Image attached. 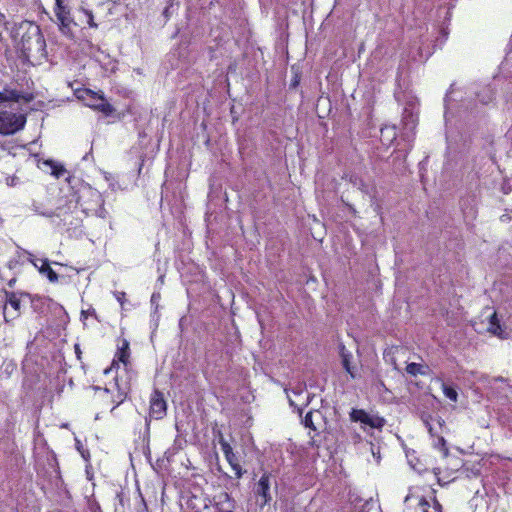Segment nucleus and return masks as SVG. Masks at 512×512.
I'll return each instance as SVG.
<instances>
[{
  "label": "nucleus",
  "instance_id": "1",
  "mask_svg": "<svg viewBox=\"0 0 512 512\" xmlns=\"http://www.w3.org/2000/svg\"><path fill=\"white\" fill-rule=\"evenodd\" d=\"M104 203L105 200L97 189L90 185H82L76 193L75 200H70L66 208L59 205L54 212L44 213L43 215L46 217H62L67 213L73 212V209L79 206L86 216H96L101 219H107L109 213L105 209Z\"/></svg>",
  "mask_w": 512,
  "mask_h": 512
},
{
  "label": "nucleus",
  "instance_id": "2",
  "mask_svg": "<svg viewBox=\"0 0 512 512\" xmlns=\"http://www.w3.org/2000/svg\"><path fill=\"white\" fill-rule=\"evenodd\" d=\"M455 91L453 85L450 87V91L447 93L445 97V122H446V138L448 143V148L451 147L452 144V126L457 122V120H461L462 118H466L469 115L475 114L476 104L472 100H461V103H458V100L454 97Z\"/></svg>",
  "mask_w": 512,
  "mask_h": 512
},
{
  "label": "nucleus",
  "instance_id": "3",
  "mask_svg": "<svg viewBox=\"0 0 512 512\" xmlns=\"http://www.w3.org/2000/svg\"><path fill=\"white\" fill-rule=\"evenodd\" d=\"M74 94L76 98L82 101L86 106L98 110L105 115H110L114 111V108L106 100L103 94L94 92L87 88L76 89Z\"/></svg>",
  "mask_w": 512,
  "mask_h": 512
},
{
  "label": "nucleus",
  "instance_id": "4",
  "mask_svg": "<svg viewBox=\"0 0 512 512\" xmlns=\"http://www.w3.org/2000/svg\"><path fill=\"white\" fill-rule=\"evenodd\" d=\"M26 117L12 110L0 111V134L11 135L23 129Z\"/></svg>",
  "mask_w": 512,
  "mask_h": 512
},
{
  "label": "nucleus",
  "instance_id": "5",
  "mask_svg": "<svg viewBox=\"0 0 512 512\" xmlns=\"http://www.w3.org/2000/svg\"><path fill=\"white\" fill-rule=\"evenodd\" d=\"M22 50L27 55L42 54L45 50V40L38 26L33 27L22 37Z\"/></svg>",
  "mask_w": 512,
  "mask_h": 512
},
{
  "label": "nucleus",
  "instance_id": "6",
  "mask_svg": "<svg viewBox=\"0 0 512 512\" xmlns=\"http://www.w3.org/2000/svg\"><path fill=\"white\" fill-rule=\"evenodd\" d=\"M287 398L291 407L296 410L299 415L302 414L303 409L308 406L311 401V396L302 384H297L291 389H286Z\"/></svg>",
  "mask_w": 512,
  "mask_h": 512
},
{
  "label": "nucleus",
  "instance_id": "7",
  "mask_svg": "<svg viewBox=\"0 0 512 512\" xmlns=\"http://www.w3.org/2000/svg\"><path fill=\"white\" fill-rule=\"evenodd\" d=\"M25 293L6 292L5 304L3 306V317L6 322L16 319L21 313V304L27 300Z\"/></svg>",
  "mask_w": 512,
  "mask_h": 512
},
{
  "label": "nucleus",
  "instance_id": "8",
  "mask_svg": "<svg viewBox=\"0 0 512 512\" xmlns=\"http://www.w3.org/2000/svg\"><path fill=\"white\" fill-rule=\"evenodd\" d=\"M350 419L354 422H360L364 430L366 429V426L380 429L385 424L384 418L378 415L369 414L363 409H352L350 412Z\"/></svg>",
  "mask_w": 512,
  "mask_h": 512
},
{
  "label": "nucleus",
  "instance_id": "9",
  "mask_svg": "<svg viewBox=\"0 0 512 512\" xmlns=\"http://www.w3.org/2000/svg\"><path fill=\"white\" fill-rule=\"evenodd\" d=\"M418 123V110L415 103L410 102L403 110L402 125L403 135L410 139L414 135V130Z\"/></svg>",
  "mask_w": 512,
  "mask_h": 512
},
{
  "label": "nucleus",
  "instance_id": "10",
  "mask_svg": "<svg viewBox=\"0 0 512 512\" xmlns=\"http://www.w3.org/2000/svg\"><path fill=\"white\" fill-rule=\"evenodd\" d=\"M167 403L164 399L163 394L154 390L150 397L149 416L150 418L160 420L166 416Z\"/></svg>",
  "mask_w": 512,
  "mask_h": 512
},
{
  "label": "nucleus",
  "instance_id": "11",
  "mask_svg": "<svg viewBox=\"0 0 512 512\" xmlns=\"http://www.w3.org/2000/svg\"><path fill=\"white\" fill-rule=\"evenodd\" d=\"M25 254L27 255V260L39 271L41 275L47 277V279L52 283L58 281V275L50 267L47 259L36 258L32 253L28 251H25Z\"/></svg>",
  "mask_w": 512,
  "mask_h": 512
},
{
  "label": "nucleus",
  "instance_id": "12",
  "mask_svg": "<svg viewBox=\"0 0 512 512\" xmlns=\"http://www.w3.org/2000/svg\"><path fill=\"white\" fill-rule=\"evenodd\" d=\"M219 444L221 447V450L225 456V459L231 466L232 470L234 471L237 478H241L243 475L242 468L238 462V458L233 452V449L231 445L224 439L222 435L219 437Z\"/></svg>",
  "mask_w": 512,
  "mask_h": 512
},
{
  "label": "nucleus",
  "instance_id": "13",
  "mask_svg": "<svg viewBox=\"0 0 512 512\" xmlns=\"http://www.w3.org/2000/svg\"><path fill=\"white\" fill-rule=\"evenodd\" d=\"M255 494L260 498L259 505L264 507L272 500L270 493V474L264 473L255 486Z\"/></svg>",
  "mask_w": 512,
  "mask_h": 512
},
{
  "label": "nucleus",
  "instance_id": "14",
  "mask_svg": "<svg viewBox=\"0 0 512 512\" xmlns=\"http://www.w3.org/2000/svg\"><path fill=\"white\" fill-rule=\"evenodd\" d=\"M56 1V7H55V15L59 22L60 30L67 34L69 32L70 24L72 23V19L70 17L69 10L66 9L65 6H63L62 0H55Z\"/></svg>",
  "mask_w": 512,
  "mask_h": 512
},
{
  "label": "nucleus",
  "instance_id": "15",
  "mask_svg": "<svg viewBox=\"0 0 512 512\" xmlns=\"http://www.w3.org/2000/svg\"><path fill=\"white\" fill-rule=\"evenodd\" d=\"M214 505L217 512H234L235 501L226 492H221L214 497Z\"/></svg>",
  "mask_w": 512,
  "mask_h": 512
},
{
  "label": "nucleus",
  "instance_id": "16",
  "mask_svg": "<svg viewBox=\"0 0 512 512\" xmlns=\"http://www.w3.org/2000/svg\"><path fill=\"white\" fill-rule=\"evenodd\" d=\"M129 357V345L128 342L124 341L123 346L119 348L117 352V360L114 359L111 366L104 370L105 374H109L114 369L119 368L120 363H122L124 366L127 365Z\"/></svg>",
  "mask_w": 512,
  "mask_h": 512
},
{
  "label": "nucleus",
  "instance_id": "17",
  "mask_svg": "<svg viewBox=\"0 0 512 512\" xmlns=\"http://www.w3.org/2000/svg\"><path fill=\"white\" fill-rule=\"evenodd\" d=\"M21 98L23 97L17 90L5 88L0 91V103L6 101L18 102Z\"/></svg>",
  "mask_w": 512,
  "mask_h": 512
},
{
  "label": "nucleus",
  "instance_id": "18",
  "mask_svg": "<svg viewBox=\"0 0 512 512\" xmlns=\"http://www.w3.org/2000/svg\"><path fill=\"white\" fill-rule=\"evenodd\" d=\"M397 137L395 126H385L381 129V140L384 144H391Z\"/></svg>",
  "mask_w": 512,
  "mask_h": 512
},
{
  "label": "nucleus",
  "instance_id": "19",
  "mask_svg": "<svg viewBox=\"0 0 512 512\" xmlns=\"http://www.w3.org/2000/svg\"><path fill=\"white\" fill-rule=\"evenodd\" d=\"M24 297L31 303L32 308L35 311H41L43 307L46 305L49 299L41 297V296H32L31 294H24Z\"/></svg>",
  "mask_w": 512,
  "mask_h": 512
},
{
  "label": "nucleus",
  "instance_id": "20",
  "mask_svg": "<svg viewBox=\"0 0 512 512\" xmlns=\"http://www.w3.org/2000/svg\"><path fill=\"white\" fill-rule=\"evenodd\" d=\"M428 370H429L428 366L421 365V364L414 363V362L409 363L406 367L407 373L412 376L427 375Z\"/></svg>",
  "mask_w": 512,
  "mask_h": 512
},
{
  "label": "nucleus",
  "instance_id": "21",
  "mask_svg": "<svg viewBox=\"0 0 512 512\" xmlns=\"http://www.w3.org/2000/svg\"><path fill=\"white\" fill-rule=\"evenodd\" d=\"M477 98L480 103L488 104L494 99V91L490 86H485L477 93Z\"/></svg>",
  "mask_w": 512,
  "mask_h": 512
},
{
  "label": "nucleus",
  "instance_id": "22",
  "mask_svg": "<svg viewBox=\"0 0 512 512\" xmlns=\"http://www.w3.org/2000/svg\"><path fill=\"white\" fill-rule=\"evenodd\" d=\"M437 381L441 383L443 394L451 401L457 402L458 393L452 386L447 385L442 379L438 378Z\"/></svg>",
  "mask_w": 512,
  "mask_h": 512
},
{
  "label": "nucleus",
  "instance_id": "23",
  "mask_svg": "<svg viewBox=\"0 0 512 512\" xmlns=\"http://www.w3.org/2000/svg\"><path fill=\"white\" fill-rule=\"evenodd\" d=\"M487 329L493 335H496V336H498L500 338H504L503 330H502L500 324L498 323V321L496 319V314H493L491 316V320H490V323H489V326H488Z\"/></svg>",
  "mask_w": 512,
  "mask_h": 512
},
{
  "label": "nucleus",
  "instance_id": "24",
  "mask_svg": "<svg viewBox=\"0 0 512 512\" xmlns=\"http://www.w3.org/2000/svg\"><path fill=\"white\" fill-rule=\"evenodd\" d=\"M419 505L422 507L424 512H442L441 505L435 500L431 506L425 499L419 501Z\"/></svg>",
  "mask_w": 512,
  "mask_h": 512
},
{
  "label": "nucleus",
  "instance_id": "25",
  "mask_svg": "<svg viewBox=\"0 0 512 512\" xmlns=\"http://www.w3.org/2000/svg\"><path fill=\"white\" fill-rule=\"evenodd\" d=\"M341 356H342V365H343L344 369L346 370L347 373L350 374V376L352 378H355L356 375H355V373L353 371V368L350 365L351 354L350 353H346L344 351V349H343L342 353H341Z\"/></svg>",
  "mask_w": 512,
  "mask_h": 512
},
{
  "label": "nucleus",
  "instance_id": "26",
  "mask_svg": "<svg viewBox=\"0 0 512 512\" xmlns=\"http://www.w3.org/2000/svg\"><path fill=\"white\" fill-rule=\"evenodd\" d=\"M47 164L50 165L52 169L51 173L56 178L62 177L67 172L64 166L61 164L55 163L53 161H48Z\"/></svg>",
  "mask_w": 512,
  "mask_h": 512
},
{
  "label": "nucleus",
  "instance_id": "27",
  "mask_svg": "<svg viewBox=\"0 0 512 512\" xmlns=\"http://www.w3.org/2000/svg\"><path fill=\"white\" fill-rule=\"evenodd\" d=\"M313 414H314V412H313V411H309V412L305 415V417L303 418L302 423H303V425H304L305 427L310 428V429H312L313 431H315V430H316V427H315V425H314V423H313V420H312Z\"/></svg>",
  "mask_w": 512,
  "mask_h": 512
},
{
  "label": "nucleus",
  "instance_id": "28",
  "mask_svg": "<svg viewBox=\"0 0 512 512\" xmlns=\"http://www.w3.org/2000/svg\"><path fill=\"white\" fill-rule=\"evenodd\" d=\"M433 446L444 452V455H447L448 449L446 448V441L443 437H437L434 440Z\"/></svg>",
  "mask_w": 512,
  "mask_h": 512
},
{
  "label": "nucleus",
  "instance_id": "29",
  "mask_svg": "<svg viewBox=\"0 0 512 512\" xmlns=\"http://www.w3.org/2000/svg\"><path fill=\"white\" fill-rule=\"evenodd\" d=\"M370 450H371V453H372L373 457L376 460V463L378 464L380 462V452H379V449H376L375 446L372 443H370Z\"/></svg>",
  "mask_w": 512,
  "mask_h": 512
},
{
  "label": "nucleus",
  "instance_id": "30",
  "mask_svg": "<svg viewBox=\"0 0 512 512\" xmlns=\"http://www.w3.org/2000/svg\"><path fill=\"white\" fill-rule=\"evenodd\" d=\"M6 183L8 186H16L19 183V179L16 176L7 177Z\"/></svg>",
  "mask_w": 512,
  "mask_h": 512
},
{
  "label": "nucleus",
  "instance_id": "31",
  "mask_svg": "<svg viewBox=\"0 0 512 512\" xmlns=\"http://www.w3.org/2000/svg\"><path fill=\"white\" fill-rule=\"evenodd\" d=\"M160 300V294L159 293H153L151 296V304L155 306V311L158 308V302Z\"/></svg>",
  "mask_w": 512,
  "mask_h": 512
},
{
  "label": "nucleus",
  "instance_id": "32",
  "mask_svg": "<svg viewBox=\"0 0 512 512\" xmlns=\"http://www.w3.org/2000/svg\"><path fill=\"white\" fill-rule=\"evenodd\" d=\"M114 295H115L117 301L120 303V305L123 306L124 300H125V293L124 292H116Z\"/></svg>",
  "mask_w": 512,
  "mask_h": 512
},
{
  "label": "nucleus",
  "instance_id": "33",
  "mask_svg": "<svg viewBox=\"0 0 512 512\" xmlns=\"http://www.w3.org/2000/svg\"><path fill=\"white\" fill-rule=\"evenodd\" d=\"M463 212L464 214L467 216V217H471V218H474L475 216V210L473 207L469 208L468 210H466L465 208H463Z\"/></svg>",
  "mask_w": 512,
  "mask_h": 512
},
{
  "label": "nucleus",
  "instance_id": "34",
  "mask_svg": "<svg viewBox=\"0 0 512 512\" xmlns=\"http://www.w3.org/2000/svg\"><path fill=\"white\" fill-rule=\"evenodd\" d=\"M94 314H95V310H94V309H92V310H87V311L82 310V312H81V317H82L83 319H87L88 315H94Z\"/></svg>",
  "mask_w": 512,
  "mask_h": 512
},
{
  "label": "nucleus",
  "instance_id": "35",
  "mask_svg": "<svg viewBox=\"0 0 512 512\" xmlns=\"http://www.w3.org/2000/svg\"><path fill=\"white\" fill-rule=\"evenodd\" d=\"M125 395H126L125 392L119 393V396H118L119 400L117 401V405H119L123 401Z\"/></svg>",
  "mask_w": 512,
  "mask_h": 512
},
{
  "label": "nucleus",
  "instance_id": "36",
  "mask_svg": "<svg viewBox=\"0 0 512 512\" xmlns=\"http://www.w3.org/2000/svg\"><path fill=\"white\" fill-rule=\"evenodd\" d=\"M88 24L90 27H97V25L94 23L93 17L91 15L89 16Z\"/></svg>",
  "mask_w": 512,
  "mask_h": 512
},
{
  "label": "nucleus",
  "instance_id": "37",
  "mask_svg": "<svg viewBox=\"0 0 512 512\" xmlns=\"http://www.w3.org/2000/svg\"><path fill=\"white\" fill-rule=\"evenodd\" d=\"M164 14L167 16L168 14V8L165 9Z\"/></svg>",
  "mask_w": 512,
  "mask_h": 512
}]
</instances>
